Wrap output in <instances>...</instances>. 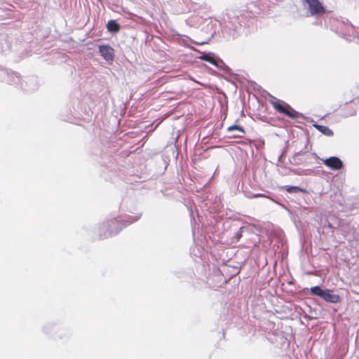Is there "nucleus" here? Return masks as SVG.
Here are the masks:
<instances>
[{
	"label": "nucleus",
	"mask_w": 359,
	"mask_h": 359,
	"mask_svg": "<svg viewBox=\"0 0 359 359\" xmlns=\"http://www.w3.org/2000/svg\"><path fill=\"white\" fill-rule=\"evenodd\" d=\"M269 102L278 114L293 119L297 118L299 116V113L294 110L289 104L273 95H269Z\"/></svg>",
	"instance_id": "f257e3e1"
},
{
	"label": "nucleus",
	"mask_w": 359,
	"mask_h": 359,
	"mask_svg": "<svg viewBox=\"0 0 359 359\" xmlns=\"http://www.w3.org/2000/svg\"><path fill=\"white\" fill-rule=\"evenodd\" d=\"M309 6L311 15H322L326 13V9L319 0H305Z\"/></svg>",
	"instance_id": "f03ea898"
},
{
	"label": "nucleus",
	"mask_w": 359,
	"mask_h": 359,
	"mask_svg": "<svg viewBox=\"0 0 359 359\" xmlns=\"http://www.w3.org/2000/svg\"><path fill=\"white\" fill-rule=\"evenodd\" d=\"M322 161L324 165L333 170H338L343 168L342 161L336 156H332L325 159H322Z\"/></svg>",
	"instance_id": "7ed1b4c3"
},
{
	"label": "nucleus",
	"mask_w": 359,
	"mask_h": 359,
	"mask_svg": "<svg viewBox=\"0 0 359 359\" xmlns=\"http://www.w3.org/2000/svg\"><path fill=\"white\" fill-rule=\"evenodd\" d=\"M356 104L353 101L346 102L341 106V114L345 116H351L356 114Z\"/></svg>",
	"instance_id": "20e7f679"
},
{
	"label": "nucleus",
	"mask_w": 359,
	"mask_h": 359,
	"mask_svg": "<svg viewBox=\"0 0 359 359\" xmlns=\"http://www.w3.org/2000/svg\"><path fill=\"white\" fill-rule=\"evenodd\" d=\"M99 50L101 55L107 61H113L114 57V49L109 46H100Z\"/></svg>",
	"instance_id": "39448f33"
},
{
	"label": "nucleus",
	"mask_w": 359,
	"mask_h": 359,
	"mask_svg": "<svg viewBox=\"0 0 359 359\" xmlns=\"http://www.w3.org/2000/svg\"><path fill=\"white\" fill-rule=\"evenodd\" d=\"M324 300L331 303H337L340 301V297L334 294L331 290H326L324 291L322 297Z\"/></svg>",
	"instance_id": "423d86ee"
},
{
	"label": "nucleus",
	"mask_w": 359,
	"mask_h": 359,
	"mask_svg": "<svg viewBox=\"0 0 359 359\" xmlns=\"http://www.w3.org/2000/svg\"><path fill=\"white\" fill-rule=\"evenodd\" d=\"M105 225L111 233H117L121 229L118 220L116 218L107 221Z\"/></svg>",
	"instance_id": "0eeeda50"
},
{
	"label": "nucleus",
	"mask_w": 359,
	"mask_h": 359,
	"mask_svg": "<svg viewBox=\"0 0 359 359\" xmlns=\"http://www.w3.org/2000/svg\"><path fill=\"white\" fill-rule=\"evenodd\" d=\"M228 131L231 132L233 130H237L238 132V134H232L230 137L233 138H241L245 134V131L241 126H231L228 128Z\"/></svg>",
	"instance_id": "6e6552de"
},
{
	"label": "nucleus",
	"mask_w": 359,
	"mask_h": 359,
	"mask_svg": "<svg viewBox=\"0 0 359 359\" xmlns=\"http://www.w3.org/2000/svg\"><path fill=\"white\" fill-rule=\"evenodd\" d=\"M314 127L318 131H320V133H322L323 134H324L326 136L330 137L334 135L333 131L329 127H327L326 126L316 124V125H314Z\"/></svg>",
	"instance_id": "1a4fd4ad"
},
{
	"label": "nucleus",
	"mask_w": 359,
	"mask_h": 359,
	"mask_svg": "<svg viewBox=\"0 0 359 359\" xmlns=\"http://www.w3.org/2000/svg\"><path fill=\"white\" fill-rule=\"evenodd\" d=\"M107 28L109 32H118L120 30V25L114 20H109L107 24Z\"/></svg>",
	"instance_id": "9d476101"
},
{
	"label": "nucleus",
	"mask_w": 359,
	"mask_h": 359,
	"mask_svg": "<svg viewBox=\"0 0 359 359\" xmlns=\"http://www.w3.org/2000/svg\"><path fill=\"white\" fill-rule=\"evenodd\" d=\"M287 193L292 194V193H298L302 192L304 194H307L308 191L306 189H302L299 187L295 186H285L284 187Z\"/></svg>",
	"instance_id": "9b49d317"
},
{
	"label": "nucleus",
	"mask_w": 359,
	"mask_h": 359,
	"mask_svg": "<svg viewBox=\"0 0 359 359\" xmlns=\"http://www.w3.org/2000/svg\"><path fill=\"white\" fill-rule=\"evenodd\" d=\"M199 58L201 60H203V61H205V62H208L212 65H213L215 67H218V62L214 58L212 57V56H210V55H208V54H204L201 56L199 57Z\"/></svg>",
	"instance_id": "f8f14e48"
},
{
	"label": "nucleus",
	"mask_w": 359,
	"mask_h": 359,
	"mask_svg": "<svg viewBox=\"0 0 359 359\" xmlns=\"http://www.w3.org/2000/svg\"><path fill=\"white\" fill-rule=\"evenodd\" d=\"M310 290L313 294L320 297H322L323 294L325 291V290H323L319 286L312 287Z\"/></svg>",
	"instance_id": "ddd939ff"
},
{
	"label": "nucleus",
	"mask_w": 359,
	"mask_h": 359,
	"mask_svg": "<svg viewBox=\"0 0 359 359\" xmlns=\"http://www.w3.org/2000/svg\"><path fill=\"white\" fill-rule=\"evenodd\" d=\"M254 198H257V197H266L264 194H255L253 196Z\"/></svg>",
	"instance_id": "4468645a"
},
{
	"label": "nucleus",
	"mask_w": 359,
	"mask_h": 359,
	"mask_svg": "<svg viewBox=\"0 0 359 359\" xmlns=\"http://www.w3.org/2000/svg\"><path fill=\"white\" fill-rule=\"evenodd\" d=\"M358 257H359V254L358 255Z\"/></svg>",
	"instance_id": "2eb2a0df"
}]
</instances>
